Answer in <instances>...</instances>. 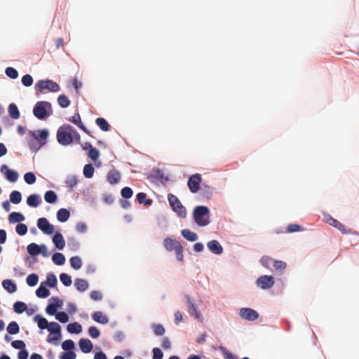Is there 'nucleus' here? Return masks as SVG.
<instances>
[{"mask_svg": "<svg viewBox=\"0 0 359 359\" xmlns=\"http://www.w3.org/2000/svg\"><path fill=\"white\" fill-rule=\"evenodd\" d=\"M74 139L79 140L80 135L73 126L64 124L57 131V140L60 145L71 144Z\"/></svg>", "mask_w": 359, "mask_h": 359, "instance_id": "nucleus-1", "label": "nucleus"}, {"mask_svg": "<svg viewBox=\"0 0 359 359\" xmlns=\"http://www.w3.org/2000/svg\"><path fill=\"white\" fill-rule=\"evenodd\" d=\"M29 135L33 137V140L29 142V149L32 152L36 153L46 144L49 131L46 128L34 131L30 130Z\"/></svg>", "mask_w": 359, "mask_h": 359, "instance_id": "nucleus-2", "label": "nucleus"}, {"mask_svg": "<svg viewBox=\"0 0 359 359\" xmlns=\"http://www.w3.org/2000/svg\"><path fill=\"white\" fill-rule=\"evenodd\" d=\"M194 222L200 226H205L210 223V210L207 206H196L193 212Z\"/></svg>", "mask_w": 359, "mask_h": 359, "instance_id": "nucleus-3", "label": "nucleus"}, {"mask_svg": "<svg viewBox=\"0 0 359 359\" xmlns=\"http://www.w3.org/2000/svg\"><path fill=\"white\" fill-rule=\"evenodd\" d=\"M52 105L46 101L37 102L33 109L34 115L39 120H44L50 116Z\"/></svg>", "mask_w": 359, "mask_h": 359, "instance_id": "nucleus-4", "label": "nucleus"}, {"mask_svg": "<svg viewBox=\"0 0 359 359\" xmlns=\"http://www.w3.org/2000/svg\"><path fill=\"white\" fill-rule=\"evenodd\" d=\"M168 199L172 210L176 212L179 217L182 218L185 217L187 215L186 209L182 205L178 198L172 194H169Z\"/></svg>", "mask_w": 359, "mask_h": 359, "instance_id": "nucleus-5", "label": "nucleus"}, {"mask_svg": "<svg viewBox=\"0 0 359 359\" xmlns=\"http://www.w3.org/2000/svg\"><path fill=\"white\" fill-rule=\"evenodd\" d=\"M184 302L189 316L194 318L199 322H203V317L200 311L198 310V306L192 301V299L189 296L185 297Z\"/></svg>", "mask_w": 359, "mask_h": 359, "instance_id": "nucleus-6", "label": "nucleus"}, {"mask_svg": "<svg viewBox=\"0 0 359 359\" xmlns=\"http://www.w3.org/2000/svg\"><path fill=\"white\" fill-rule=\"evenodd\" d=\"M35 88L36 90H39L41 91L43 90H48L53 93H56L60 90L59 85L57 83L49 79L39 81L36 83Z\"/></svg>", "mask_w": 359, "mask_h": 359, "instance_id": "nucleus-7", "label": "nucleus"}, {"mask_svg": "<svg viewBox=\"0 0 359 359\" xmlns=\"http://www.w3.org/2000/svg\"><path fill=\"white\" fill-rule=\"evenodd\" d=\"M256 285L262 290H268L274 285V278L271 276L264 275L258 278L256 280Z\"/></svg>", "mask_w": 359, "mask_h": 359, "instance_id": "nucleus-8", "label": "nucleus"}, {"mask_svg": "<svg viewBox=\"0 0 359 359\" xmlns=\"http://www.w3.org/2000/svg\"><path fill=\"white\" fill-rule=\"evenodd\" d=\"M239 316L242 319L248 321H254L259 318L258 312L251 308H241Z\"/></svg>", "mask_w": 359, "mask_h": 359, "instance_id": "nucleus-9", "label": "nucleus"}, {"mask_svg": "<svg viewBox=\"0 0 359 359\" xmlns=\"http://www.w3.org/2000/svg\"><path fill=\"white\" fill-rule=\"evenodd\" d=\"M37 226L45 234L50 235L54 232V226L45 217H41L38 219Z\"/></svg>", "mask_w": 359, "mask_h": 359, "instance_id": "nucleus-10", "label": "nucleus"}, {"mask_svg": "<svg viewBox=\"0 0 359 359\" xmlns=\"http://www.w3.org/2000/svg\"><path fill=\"white\" fill-rule=\"evenodd\" d=\"M323 221L338 229L343 233H347L344 226L341 222H339L336 219H334L331 215H330L327 213L323 214Z\"/></svg>", "mask_w": 359, "mask_h": 359, "instance_id": "nucleus-11", "label": "nucleus"}, {"mask_svg": "<svg viewBox=\"0 0 359 359\" xmlns=\"http://www.w3.org/2000/svg\"><path fill=\"white\" fill-rule=\"evenodd\" d=\"M1 172L10 182H15L18 180L19 174L14 170L9 169L6 165H2L0 168Z\"/></svg>", "mask_w": 359, "mask_h": 359, "instance_id": "nucleus-12", "label": "nucleus"}, {"mask_svg": "<svg viewBox=\"0 0 359 359\" xmlns=\"http://www.w3.org/2000/svg\"><path fill=\"white\" fill-rule=\"evenodd\" d=\"M201 182V177L199 174H194L188 180V187L192 193H196L199 189V184Z\"/></svg>", "mask_w": 359, "mask_h": 359, "instance_id": "nucleus-13", "label": "nucleus"}, {"mask_svg": "<svg viewBox=\"0 0 359 359\" xmlns=\"http://www.w3.org/2000/svg\"><path fill=\"white\" fill-rule=\"evenodd\" d=\"M50 301H52L54 303H50L46 306V312L50 316H55L57 313V307H60L62 306V302L57 297H52L50 299Z\"/></svg>", "mask_w": 359, "mask_h": 359, "instance_id": "nucleus-14", "label": "nucleus"}, {"mask_svg": "<svg viewBox=\"0 0 359 359\" xmlns=\"http://www.w3.org/2000/svg\"><path fill=\"white\" fill-rule=\"evenodd\" d=\"M182 245L179 241L171 238L168 237L163 240V247L168 252L176 251Z\"/></svg>", "mask_w": 359, "mask_h": 359, "instance_id": "nucleus-15", "label": "nucleus"}, {"mask_svg": "<svg viewBox=\"0 0 359 359\" xmlns=\"http://www.w3.org/2000/svg\"><path fill=\"white\" fill-rule=\"evenodd\" d=\"M207 248L213 254L219 255L223 252V248L217 240H212L207 243Z\"/></svg>", "mask_w": 359, "mask_h": 359, "instance_id": "nucleus-16", "label": "nucleus"}, {"mask_svg": "<svg viewBox=\"0 0 359 359\" xmlns=\"http://www.w3.org/2000/svg\"><path fill=\"white\" fill-rule=\"evenodd\" d=\"M79 346L82 352L85 353H90L93 348V343L88 339H81L79 341Z\"/></svg>", "mask_w": 359, "mask_h": 359, "instance_id": "nucleus-17", "label": "nucleus"}, {"mask_svg": "<svg viewBox=\"0 0 359 359\" xmlns=\"http://www.w3.org/2000/svg\"><path fill=\"white\" fill-rule=\"evenodd\" d=\"M53 242L55 248L60 250H62L65 246V241L60 232L55 233L53 237Z\"/></svg>", "mask_w": 359, "mask_h": 359, "instance_id": "nucleus-18", "label": "nucleus"}, {"mask_svg": "<svg viewBox=\"0 0 359 359\" xmlns=\"http://www.w3.org/2000/svg\"><path fill=\"white\" fill-rule=\"evenodd\" d=\"M74 285L76 290L80 292H86L89 287L88 281L83 278H76L74 280Z\"/></svg>", "mask_w": 359, "mask_h": 359, "instance_id": "nucleus-19", "label": "nucleus"}, {"mask_svg": "<svg viewBox=\"0 0 359 359\" xmlns=\"http://www.w3.org/2000/svg\"><path fill=\"white\" fill-rule=\"evenodd\" d=\"M50 292L46 287V283H41L39 287L36 290V294L39 298H46L50 295Z\"/></svg>", "mask_w": 359, "mask_h": 359, "instance_id": "nucleus-20", "label": "nucleus"}, {"mask_svg": "<svg viewBox=\"0 0 359 359\" xmlns=\"http://www.w3.org/2000/svg\"><path fill=\"white\" fill-rule=\"evenodd\" d=\"M25 219V218L24 215L22 213L18 212H13L8 216V221L11 224H20V222H23Z\"/></svg>", "mask_w": 359, "mask_h": 359, "instance_id": "nucleus-21", "label": "nucleus"}, {"mask_svg": "<svg viewBox=\"0 0 359 359\" xmlns=\"http://www.w3.org/2000/svg\"><path fill=\"white\" fill-rule=\"evenodd\" d=\"M34 321L37 323L38 327L41 330L47 329L48 327L49 322L46 318H43L39 314H37L34 317Z\"/></svg>", "mask_w": 359, "mask_h": 359, "instance_id": "nucleus-22", "label": "nucleus"}, {"mask_svg": "<svg viewBox=\"0 0 359 359\" xmlns=\"http://www.w3.org/2000/svg\"><path fill=\"white\" fill-rule=\"evenodd\" d=\"M70 217L69 211L66 208H60L57 212V219L60 222H67Z\"/></svg>", "mask_w": 359, "mask_h": 359, "instance_id": "nucleus-23", "label": "nucleus"}, {"mask_svg": "<svg viewBox=\"0 0 359 359\" xmlns=\"http://www.w3.org/2000/svg\"><path fill=\"white\" fill-rule=\"evenodd\" d=\"M41 203V198L37 194H31L27 198V203L29 206L36 208Z\"/></svg>", "mask_w": 359, "mask_h": 359, "instance_id": "nucleus-24", "label": "nucleus"}, {"mask_svg": "<svg viewBox=\"0 0 359 359\" xmlns=\"http://www.w3.org/2000/svg\"><path fill=\"white\" fill-rule=\"evenodd\" d=\"M182 236L187 241L194 242L198 239L197 234L189 229H185L181 231Z\"/></svg>", "mask_w": 359, "mask_h": 359, "instance_id": "nucleus-25", "label": "nucleus"}, {"mask_svg": "<svg viewBox=\"0 0 359 359\" xmlns=\"http://www.w3.org/2000/svg\"><path fill=\"white\" fill-rule=\"evenodd\" d=\"M3 287L9 293H13L17 290L16 285L9 279H6L2 281Z\"/></svg>", "mask_w": 359, "mask_h": 359, "instance_id": "nucleus-26", "label": "nucleus"}, {"mask_svg": "<svg viewBox=\"0 0 359 359\" xmlns=\"http://www.w3.org/2000/svg\"><path fill=\"white\" fill-rule=\"evenodd\" d=\"M93 320L101 324H107L109 322L108 318L101 311H96L92 315Z\"/></svg>", "mask_w": 359, "mask_h": 359, "instance_id": "nucleus-27", "label": "nucleus"}, {"mask_svg": "<svg viewBox=\"0 0 359 359\" xmlns=\"http://www.w3.org/2000/svg\"><path fill=\"white\" fill-rule=\"evenodd\" d=\"M69 121L75 124L76 126H77L80 129H81L84 132L87 133V129L82 123L79 114H75L74 116L69 118Z\"/></svg>", "mask_w": 359, "mask_h": 359, "instance_id": "nucleus-28", "label": "nucleus"}, {"mask_svg": "<svg viewBox=\"0 0 359 359\" xmlns=\"http://www.w3.org/2000/svg\"><path fill=\"white\" fill-rule=\"evenodd\" d=\"M121 179V174L118 171L114 170L108 173L107 180L111 184H116Z\"/></svg>", "mask_w": 359, "mask_h": 359, "instance_id": "nucleus-29", "label": "nucleus"}, {"mask_svg": "<svg viewBox=\"0 0 359 359\" xmlns=\"http://www.w3.org/2000/svg\"><path fill=\"white\" fill-rule=\"evenodd\" d=\"M67 330L71 334H79L82 331V327L79 323H70L67 326Z\"/></svg>", "mask_w": 359, "mask_h": 359, "instance_id": "nucleus-30", "label": "nucleus"}, {"mask_svg": "<svg viewBox=\"0 0 359 359\" xmlns=\"http://www.w3.org/2000/svg\"><path fill=\"white\" fill-rule=\"evenodd\" d=\"M48 331L51 334H59L61 333V326L55 322H50L48 323L47 328Z\"/></svg>", "mask_w": 359, "mask_h": 359, "instance_id": "nucleus-31", "label": "nucleus"}, {"mask_svg": "<svg viewBox=\"0 0 359 359\" xmlns=\"http://www.w3.org/2000/svg\"><path fill=\"white\" fill-rule=\"evenodd\" d=\"M52 261L56 265H63L65 262V257L61 252H55L52 256Z\"/></svg>", "mask_w": 359, "mask_h": 359, "instance_id": "nucleus-32", "label": "nucleus"}, {"mask_svg": "<svg viewBox=\"0 0 359 359\" xmlns=\"http://www.w3.org/2000/svg\"><path fill=\"white\" fill-rule=\"evenodd\" d=\"M40 248L41 245H38L34 243L29 244L27 247V252L31 256H36L39 255Z\"/></svg>", "mask_w": 359, "mask_h": 359, "instance_id": "nucleus-33", "label": "nucleus"}, {"mask_svg": "<svg viewBox=\"0 0 359 359\" xmlns=\"http://www.w3.org/2000/svg\"><path fill=\"white\" fill-rule=\"evenodd\" d=\"M43 283H46V286L48 285L50 287H55L57 283L56 276L53 273H48L46 280Z\"/></svg>", "mask_w": 359, "mask_h": 359, "instance_id": "nucleus-34", "label": "nucleus"}, {"mask_svg": "<svg viewBox=\"0 0 359 359\" xmlns=\"http://www.w3.org/2000/svg\"><path fill=\"white\" fill-rule=\"evenodd\" d=\"M44 199L48 203H55L57 200V196L53 191H47L44 194Z\"/></svg>", "mask_w": 359, "mask_h": 359, "instance_id": "nucleus-35", "label": "nucleus"}, {"mask_svg": "<svg viewBox=\"0 0 359 359\" xmlns=\"http://www.w3.org/2000/svg\"><path fill=\"white\" fill-rule=\"evenodd\" d=\"M10 202L18 204L22 201V194L19 191H13L10 194Z\"/></svg>", "mask_w": 359, "mask_h": 359, "instance_id": "nucleus-36", "label": "nucleus"}, {"mask_svg": "<svg viewBox=\"0 0 359 359\" xmlns=\"http://www.w3.org/2000/svg\"><path fill=\"white\" fill-rule=\"evenodd\" d=\"M69 261H70V265L74 269L79 270L81 268L82 261H81V259L80 258V257L74 256V257H71Z\"/></svg>", "mask_w": 359, "mask_h": 359, "instance_id": "nucleus-37", "label": "nucleus"}, {"mask_svg": "<svg viewBox=\"0 0 359 359\" xmlns=\"http://www.w3.org/2000/svg\"><path fill=\"white\" fill-rule=\"evenodd\" d=\"M8 113L10 116L14 119H18L20 117V111L18 109V107L14 103L9 104Z\"/></svg>", "mask_w": 359, "mask_h": 359, "instance_id": "nucleus-38", "label": "nucleus"}, {"mask_svg": "<svg viewBox=\"0 0 359 359\" xmlns=\"http://www.w3.org/2000/svg\"><path fill=\"white\" fill-rule=\"evenodd\" d=\"M83 172L85 177L90 179L93 177L95 169L93 165L89 163L84 165Z\"/></svg>", "mask_w": 359, "mask_h": 359, "instance_id": "nucleus-39", "label": "nucleus"}, {"mask_svg": "<svg viewBox=\"0 0 359 359\" xmlns=\"http://www.w3.org/2000/svg\"><path fill=\"white\" fill-rule=\"evenodd\" d=\"M146 194L143 192L137 194V201L140 204H144L145 205H150L152 203V200L146 199Z\"/></svg>", "mask_w": 359, "mask_h": 359, "instance_id": "nucleus-40", "label": "nucleus"}, {"mask_svg": "<svg viewBox=\"0 0 359 359\" xmlns=\"http://www.w3.org/2000/svg\"><path fill=\"white\" fill-rule=\"evenodd\" d=\"M13 310L17 313H22L27 310V304L22 302H16L13 304Z\"/></svg>", "mask_w": 359, "mask_h": 359, "instance_id": "nucleus-41", "label": "nucleus"}, {"mask_svg": "<svg viewBox=\"0 0 359 359\" xmlns=\"http://www.w3.org/2000/svg\"><path fill=\"white\" fill-rule=\"evenodd\" d=\"M97 126L103 131H107L109 129V125L104 118H97L95 120Z\"/></svg>", "mask_w": 359, "mask_h": 359, "instance_id": "nucleus-42", "label": "nucleus"}, {"mask_svg": "<svg viewBox=\"0 0 359 359\" xmlns=\"http://www.w3.org/2000/svg\"><path fill=\"white\" fill-rule=\"evenodd\" d=\"M39 281V276L36 273L29 274L26 278L27 284L30 287L35 286Z\"/></svg>", "mask_w": 359, "mask_h": 359, "instance_id": "nucleus-43", "label": "nucleus"}, {"mask_svg": "<svg viewBox=\"0 0 359 359\" xmlns=\"http://www.w3.org/2000/svg\"><path fill=\"white\" fill-rule=\"evenodd\" d=\"M57 102L62 108H67L70 104V100L65 95H59L57 97Z\"/></svg>", "mask_w": 359, "mask_h": 359, "instance_id": "nucleus-44", "label": "nucleus"}, {"mask_svg": "<svg viewBox=\"0 0 359 359\" xmlns=\"http://www.w3.org/2000/svg\"><path fill=\"white\" fill-rule=\"evenodd\" d=\"M19 330H20L19 325L15 321L11 322L7 327V332L10 334H15L19 332Z\"/></svg>", "mask_w": 359, "mask_h": 359, "instance_id": "nucleus-45", "label": "nucleus"}, {"mask_svg": "<svg viewBox=\"0 0 359 359\" xmlns=\"http://www.w3.org/2000/svg\"><path fill=\"white\" fill-rule=\"evenodd\" d=\"M6 75L11 79H15L18 77V72L13 67H8L5 69Z\"/></svg>", "mask_w": 359, "mask_h": 359, "instance_id": "nucleus-46", "label": "nucleus"}, {"mask_svg": "<svg viewBox=\"0 0 359 359\" xmlns=\"http://www.w3.org/2000/svg\"><path fill=\"white\" fill-rule=\"evenodd\" d=\"M60 280L65 286H70L72 280V277L67 273H62L60 275Z\"/></svg>", "mask_w": 359, "mask_h": 359, "instance_id": "nucleus-47", "label": "nucleus"}, {"mask_svg": "<svg viewBox=\"0 0 359 359\" xmlns=\"http://www.w3.org/2000/svg\"><path fill=\"white\" fill-rule=\"evenodd\" d=\"M67 245L72 250H78L80 247V243L76 238L72 237L68 238Z\"/></svg>", "mask_w": 359, "mask_h": 359, "instance_id": "nucleus-48", "label": "nucleus"}, {"mask_svg": "<svg viewBox=\"0 0 359 359\" xmlns=\"http://www.w3.org/2000/svg\"><path fill=\"white\" fill-rule=\"evenodd\" d=\"M15 231L20 236H24L27 232V226L26 224L20 223L15 226Z\"/></svg>", "mask_w": 359, "mask_h": 359, "instance_id": "nucleus-49", "label": "nucleus"}, {"mask_svg": "<svg viewBox=\"0 0 359 359\" xmlns=\"http://www.w3.org/2000/svg\"><path fill=\"white\" fill-rule=\"evenodd\" d=\"M55 319L62 323H66L69 320V317L65 312L60 311L55 314Z\"/></svg>", "mask_w": 359, "mask_h": 359, "instance_id": "nucleus-50", "label": "nucleus"}, {"mask_svg": "<svg viewBox=\"0 0 359 359\" xmlns=\"http://www.w3.org/2000/svg\"><path fill=\"white\" fill-rule=\"evenodd\" d=\"M24 180L28 184H33L36 182V176L32 172H26L24 175Z\"/></svg>", "mask_w": 359, "mask_h": 359, "instance_id": "nucleus-51", "label": "nucleus"}, {"mask_svg": "<svg viewBox=\"0 0 359 359\" xmlns=\"http://www.w3.org/2000/svg\"><path fill=\"white\" fill-rule=\"evenodd\" d=\"M74 342L71 339H67L62 344V348L66 351H72L74 348Z\"/></svg>", "mask_w": 359, "mask_h": 359, "instance_id": "nucleus-52", "label": "nucleus"}, {"mask_svg": "<svg viewBox=\"0 0 359 359\" xmlns=\"http://www.w3.org/2000/svg\"><path fill=\"white\" fill-rule=\"evenodd\" d=\"M152 328L154 330V334L157 336H162L165 333V329L161 324H153Z\"/></svg>", "mask_w": 359, "mask_h": 359, "instance_id": "nucleus-53", "label": "nucleus"}, {"mask_svg": "<svg viewBox=\"0 0 359 359\" xmlns=\"http://www.w3.org/2000/svg\"><path fill=\"white\" fill-rule=\"evenodd\" d=\"M22 83L25 87H29L33 84V78L30 74H25L22 77Z\"/></svg>", "mask_w": 359, "mask_h": 359, "instance_id": "nucleus-54", "label": "nucleus"}, {"mask_svg": "<svg viewBox=\"0 0 359 359\" xmlns=\"http://www.w3.org/2000/svg\"><path fill=\"white\" fill-rule=\"evenodd\" d=\"M77 182V177L75 175L68 176L65 181L66 184L70 188L74 187Z\"/></svg>", "mask_w": 359, "mask_h": 359, "instance_id": "nucleus-55", "label": "nucleus"}, {"mask_svg": "<svg viewBox=\"0 0 359 359\" xmlns=\"http://www.w3.org/2000/svg\"><path fill=\"white\" fill-rule=\"evenodd\" d=\"M219 349L222 352L224 359H237L225 346H219Z\"/></svg>", "mask_w": 359, "mask_h": 359, "instance_id": "nucleus-56", "label": "nucleus"}, {"mask_svg": "<svg viewBox=\"0 0 359 359\" xmlns=\"http://www.w3.org/2000/svg\"><path fill=\"white\" fill-rule=\"evenodd\" d=\"M61 333L59 334H50L47 341L50 344H53L54 345H58L60 344V339L61 337Z\"/></svg>", "mask_w": 359, "mask_h": 359, "instance_id": "nucleus-57", "label": "nucleus"}, {"mask_svg": "<svg viewBox=\"0 0 359 359\" xmlns=\"http://www.w3.org/2000/svg\"><path fill=\"white\" fill-rule=\"evenodd\" d=\"M133 194V190L131 188L126 187L121 189V196L124 198H130L132 197Z\"/></svg>", "mask_w": 359, "mask_h": 359, "instance_id": "nucleus-58", "label": "nucleus"}, {"mask_svg": "<svg viewBox=\"0 0 359 359\" xmlns=\"http://www.w3.org/2000/svg\"><path fill=\"white\" fill-rule=\"evenodd\" d=\"M100 155V153L98 149H97L95 147H93V149H90L88 151V156L90 158H91L93 161L97 160Z\"/></svg>", "mask_w": 359, "mask_h": 359, "instance_id": "nucleus-59", "label": "nucleus"}, {"mask_svg": "<svg viewBox=\"0 0 359 359\" xmlns=\"http://www.w3.org/2000/svg\"><path fill=\"white\" fill-rule=\"evenodd\" d=\"M154 177H155V178H156L157 180H158L159 181H161L162 182L168 181V177H165L164 175L163 172L159 169H158L157 170H156L154 172Z\"/></svg>", "mask_w": 359, "mask_h": 359, "instance_id": "nucleus-60", "label": "nucleus"}, {"mask_svg": "<svg viewBox=\"0 0 359 359\" xmlns=\"http://www.w3.org/2000/svg\"><path fill=\"white\" fill-rule=\"evenodd\" d=\"M88 334L92 338L96 339L100 337V332L96 327L91 326L88 328Z\"/></svg>", "mask_w": 359, "mask_h": 359, "instance_id": "nucleus-61", "label": "nucleus"}, {"mask_svg": "<svg viewBox=\"0 0 359 359\" xmlns=\"http://www.w3.org/2000/svg\"><path fill=\"white\" fill-rule=\"evenodd\" d=\"M76 357V355L73 351H69L62 353L60 357V359H75Z\"/></svg>", "mask_w": 359, "mask_h": 359, "instance_id": "nucleus-62", "label": "nucleus"}, {"mask_svg": "<svg viewBox=\"0 0 359 359\" xmlns=\"http://www.w3.org/2000/svg\"><path fill=\"white\" fill-rule=\"evenodd\" d=\"M76 230L79 233H85L88 230L87 225L83 222H78L76 226Z\"/></svg>", "mask_w": 359, "mask_h": 359, "instance_id": "nucleus-63", "label": "nucleus"}, {"mask_svg": "<svg viewBox=\"0 0 359 359\" xmlns=\"http://www.w3.org/2000/svg\"><path fill=\"white\" fill-rule=\"evenodd\" d=\"M152 352H153V359H162L163 358V353L159 348H154L152 350Z\"/></svg>", "mask_w": 359, "mask_h": 359, "instance_id": "nucleus-64", "label": "nucleus"}]
</instances>
